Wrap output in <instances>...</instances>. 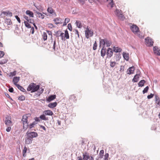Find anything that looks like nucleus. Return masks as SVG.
Here are the masks:
<instances>
[{"mask_svg": "<svg viewBox=\"0 0 160 160\" xmlns=\"http://www.w3.org/2000/svg\"><path fill=\"white\" fill-rule=\"evenodd\" d=\"M113 51L116 52H121L122 50L121 48L119 47H113Z\"/></svg>", "mask_w": 160, "mask_h": 160, "instance_id": "a211bd4d", "label": "nucleus"}, {"mask_svg": "<svg viewBox=\"0 0 160 160\" xmlns=\"http://www.w3.org/2000/svg\"><path fill=\"white\" fill-rule=\"evenodd\" d=\"M85 35L86 38H88L89 36L91 37L93 35V32L88 29L85 32Z\"/></svg>", "mask_w": 160, "mask_h": 160, "instance_id": "1a4fd4ad", "label": "nucleus"}, {"mask_svg": "<svg viewBox=\"0 0 160 160\" xmlns=\"http://www.w3.org/2000/svg\"><path fill=\"white\" fill-rule=\"evenodd\" d=\"M48 12L52 14V15L56 16V13L54 9H53L51 7H48L47 9Z\"/></svg>", "mask_w": 160, "mask_h": 160, "instance_id": "9d476101", "label": "nucleus"}, {"mask_svg": "<svg viewBox=\"0 0 160 160\" xmlns=\"http://www.w3.org/2000/svg\"><path fill=\"white\" fill-rule=\"evenodd\" d=\"M70 21V19L69 18H66L65 19L64 22L66 23H68Z\"/></svg>", "mask_w": 160, "mask_h": 160, "instance_id": "e2e57ef3", "label": "nucleus"}, {"mask_svg": "<svg viewBox=\"0 0 160 160\" xmlns=\"http://www.w3.org/2000/svg\"><path fill=\"white\" fill-rule=\"evenodd\" d=\"M8 61V60L6 59L0 60V64H2L5 63L7 62Z\"/></svg>", "mask_w": 160, "mask_h": 160, "instance_id": "37998d69", "label": "nucleus"}, {"mask_svg": "<svg viewBox=\"0 0 160 160\" xmlns=\"http://www.w3.org/2000/svg\"><path fill=\"white\" fill-rule=\"evenodd\" d=\"M145 82H146L144 80H142L138 83V87H142L144 86V85Z\"/></svg>", "mask_w": 160, "mask_h": 160, "instance_id": "5701e85b", "label": "nucleus"}, {"mask_svg": "<svg viewBox=\"0 0 160 160\" xmlns=\"http://www.w3.org/2000/svg\"><path fill=\"white\" fill-rule=\"evenodd\" d=\"M153 95H154L153 94L151 93L150 95L148 96L147 98L148 99L151 98L153 97Z\"/></svg>", "mask_w": 160, "mask_h": 160, "instance_id": "de8ad7c7", "label": "nucleus"}, {"mask_svg": "<svg viewBox=\"0 0 160 160\" xmlns=\"http://www.w3.org/2000/svg\"><path fill=\"white\" fill-rule=\"evenodd\" d=\"M37 124V122L35 121H34L32 123H30L28 126L30 128H31L34 127V125Z\"/></svg>", "mask_w": 160, "mask_h": 160, "instance_id": "72a5a7b5", "label": "nucleus"}, {"mask_svg": "<svg viewBox=\"0 0 160 160\" xmlns=\"http://www.w3.org/2000/svg\"><path fill=\"white\" fill-rule=\"evenodd\" d=\"M156 51V52L154 53L160 56V50H157Z\"/></svg>", "mask_w": 160, "mask_h": 160, "instance_id": "864d4df0", "label": "nucleus"}, {"mask_svg": "<svg viewBox=\"0 0 160 160\" xmlns=\"http://www.w3.org/2000/svg\"><path fill=\"white\" fill-rule=\"evenodd\" d=\"M5 23L8 25H10L12 24L11 20L8 18H6L5 19Z\"/></svg>", "mask_w": 160, "mask_h": 160, "instance_id": "7c9ffc66", "label": "nucleus"}, {"mask_svg": "<svg viewBox=\"0 0 160 160\" xmlns=\"http://www.w3.org/2000/svg\"><path fill=\"white\" fill-rule=\"evenodd\" d=\"M23 18L25 19H26L27 21H28V20L29 19H28V16H27L26 15H23Z\"/></svg>", "mask_w": 160, "mask_h": 160, "instance_id": "338daca9", "label": "nucleus"}, {"mask_svg": "<svg viewBox=\"0 0 160 160\" xmlns=\"http://www.w3.org/2000/svg\"><path fill=\"white\" fill-rule=\"evenodd\" d=\"M69 99L70 100L73 102H75L77 101L76 97L74 95L70 96Z\"/></svg>", "mask_w": 160, "mask_h": 160, "instance_id": "bb28decb", "label": "nucleus"}, {"mask_svg": "<svg viewBox=\"0 0 160 160\" xmlns=\"http://www.w3.org/2000/svg\"><path fill=\"white\" fill-rule=\"evenodd\" d=\"M82 156L83 157V160H88V159L89 158V156L88 154H87L86 152L83 153Z\"/></svg>", "mask_w": 160, "mask_h": 160, "instance_id": "f3484780", "label": "nucleus"}, {"mask_svg": "<svg viewBox=\"0 0 160 160\" xmlns=\"http://www.w3.org/2000/svg\"><path fill=\"white\" fill-rule=\"evenodd\" d=\"M75 34H77V35H78V38H79V32H78V30H75Z\"/></svg>", "mask_w": 160, "mask_h": 160, "instance_id": "13d9d810", "label": "nucleus"}, {"mask_svg": "<svg viewBox=\"0 0 160 160\" xmlns=\"http://www.w3.org/2000/svg\"><path fill=\"white\" fill-rule=\"evenodd\" d=\"M61 31H57L56 32H55V35L56 36V37H59L60 36V34H61Z\"/></svg>", "mask_w": 160, "mask_h": 160, "instance_id": "ea45409f", "label": "nucleus"}, {"mask_svg": "<svg viewBox=\"0 0 160 160\" xmlns=\"http://www.w3.org/2000/svg\"><path fill=\"white\" fill-rule=\"evenodd\" d=\"M43 39L44 41L46 40L47 39V35L46 32H43L42 35Z\"/></svg>", "mask_w": 160, "mask_h": 160, "instance_id": "58836bf2", "label": "nucleus"}, {"mask_svg": "<svg viewBox=\"0 0 160 160\" xmlns=\"http://www.w3.org/2000/svg\"><path fill=\"white\" fill-rule=\"evenodd\" d=\"M145 42L148 46H152L153 43V41L152 39L148 37L145 39Z\"/></svg>", "mask_w": 160, "mask_h": 160, "instance_id": "0eeeda50", "label": "nucleus"}, {"mask_svg": "<svg viewBox=\"0 0 160 160\" xmlns=\"http://www.w3.org/2000/svg\"><path fill=\"white\" fill-rule=\"evenodd\" d=\"M124 66H121L120 67V72H123L124 71Z\"/></svg>", "mask_w": 160, "mask_h": 160, "instance_id": "c03bdc74", "label": "nucleus"}, {"mask_svg": "<svg viewBox=\"0 0 160 160\" xmlns=\"http://www.w3.org/2000/svg\"><path fill=\"white\" fill-rule=\"evenodd\" d=\"M80 2L82 3V4H83L85 2V1L86 0H78Z\"/></svg>", "mask_w": 160, "mask_h": 160, "instance_id": "69168bd1", "label": "nucleus"}, {"mask_svg": "<svg viewBox=\"0 0 160 160\" xmlns=\"http://www.w3.org/2000/svg\"><path fill=\"white\" fill-rule=\"evenodd\" d=\"M106 39H101L100 40V46L102 45V47H104L106 44Z\"/></svg>", "mask_w": 160, "mask_h": 160, "instance_id": "412c9836", "label": "nucleus"}, {"mask_svg": "<svg viewBox=\"0 0 160 160\" xmlns=\"http://www.w3.org/2000/svg\"><path fill=\"white\" fill-rule=\"evenodd\" d=\"M11 130V126H8L7 128H6V130L7 132H9Z\"/></svg>", "mask_w": 160, "mask_h": 160, "instance_id": "3c124183", "label": "nucleus"}, {"mask_svg": "<svg viewBox=\"0 0 160 160\" xmlns=\"http://www.w3.org/2000/svg\"><path fill=\"white\" fill-rule=\"evenodd\" d=\"M56 95L54 94L51 95L49 96L48 98L46 99V100L47 101L50 102L55 99L56 98Z\"/></svg>", "mask_w": 160, "mask_h": 160, "instance_id": "4468645a", "label": "nucleus"}, {"mask_svg": "<svg viewBox=\"0 0 160 160\" xmlns=\"http://www.w3.org/2000/svg\"><path fill=\"white\" fill-rule=\"evenodd\" d=\"M39 88V85H37L36 84L33 83L30 84L28 86L27 90L28 91H31V92H33L37 91Z\"/></svg>", "mask_w": 160, "mask_h": 160, "instance_id": "f03ea898", "label": "nucleus"}, {"mask_svg": "<svg viewBox=\"0 0 160 160\" xmlns=\"http://www.w3.org/2000/svg\"><path fill=\"white\" fill-rule=\"evenodd\" d=\"M2 13H3L6 16L8 15L10 17H11L12 16V13L11 12H9V11L3 12H2Z\"/></svg>", "mask_w": 160, "mask_h": 160, "instance_id": "2f4dec72", "label": "nucleus"}, {"mask_svg": "<svg viewBox=\"0 0 160 160\" xmlns=\"http://www.w3.org/2000/svg\"><path fill=\"white\" fill-rule=\"evenodd\" d=\"M106 48H105V47H102L101 51V56L103 57L106 54Z\"/></svg>", "mask_w": 160, "mask_h": 160, "instance_id": "2eb2a0df", "label": "nucleus"}, {"mask_svg": "<svg viewBox=\"0 0 160 160\" xmlns=\"http://www.w3.org/2000/svg\"><path fill=\"white\" fill-rule=\"evenodd\" d=\"M123 58L127 61H128L129 59V54L128 53L123 52Z\"/></svg>", "mask_w": 160, "mask_h": 160, "instance_id": "aec40b11", "label": "nucleus"}, {"mask_svg": "<svg viewBox=\"0 0 160 160\" xmlns=\"http://www.w3.org/2000/svg\"><path fill=\"white\" fill-rule=\"evenodd\" d=\"M130 29L134 33H137L139 31V28L135 25H133L130 27Z\"/></svg>", "mask_w": 160, "mask_h": 160, "instance_id": "423d86ee", "label": "nucleus"}, {"mask_svg": "<svg viewBox=\"0 0 160 160\" xmlns=\"http://www.w3.org/2000/svg\"><path fill=\"white\" fill-rule=\"evenodd\" d=\"M113 51L110 48H108L107 50V58H109L111 57L113 54Z\"/></svg>", "mask_w": 160, "mask_h": 160, "instance_id": "39448f33", "label": "nucleus"}, {"mask_svg": "<svg viewBox=\"0 0 160 160\" xmlns=\"http://www.w3.org/2000/svg\"><path fill=\"white\" fill-rule=\"evenodd\" d=\"M107 47L110 46L112 44V42L106 39V44Z\"/></svg>", "mask_w": 160, "mask_h": 160, "instance_id": "473e14b6", "label": "nucleus"}, {"mask_svg": "<svg viewBox=\"0 0 160 160\" xmlns=\"http://www.w3.org/2000/svg\"><path fill=\"white\" fill-rule=\"evenodd\" d=\"M64 38H66V39H68L69 38V34L67 30H66L65 31Z\"/></svg>", "mask_w": 160, "mask_h": 160, "instance_id": "f704fd0d", "label": "nucleus"}, {"mask_svg": "<svg viewBox=\"0 0 160 160\" xmlns=\"http://www.w3.org/2000/svg\"><path fill=\"white\" fill-rule=\"evenodd\" d=\"M16 71H14V72H11L10 73V75L12 76H15L16 74Z\"/></svg>", "mask_w": 160, "mask_h": 160, "instance_id": "5fc2aeb1", "label": "nucleus"}, {"mask_svg": "<svg viewBox=\"0 0 160 160\" xmlns=\"http://www.w3.org/2000/svg\"><path fill=\"white\" fill-rule=\"evenodd\" d=\"M43 114L45 115L52 116L53 115V113L52 111L50 110H45L43 112Z\"/></svg>", "mask_w": 160, "mask_h": 160, "instance_id": "ddd939ff", "label": "nucleus"}, {"mask_svg": "<svg viewBox=\"0 0 160 160\" xmlns=\"http://www.w3.org/2000/svg\"><path fill=\"white\" fill-rule=\"evenodd\" d=\"M60 36L61 37L62 39V40H63L64 36V34L63 32H61V34L60 35Z\"/></svg>", "mask_w": 160, "mask_h": 160, "instance_id": "603ef678", "label": "nucleus"}, {"mask_svg": "<svg viewBox=\"0 0 160 160\" xmlns=\"http://www.w3.org/2000/svg\"><path fill=\"white\" fill-rule=\"evenodd\" d=\"M57 104L56 102H52L48 104V106L50 108H53L56 106Z\"/></svg>", "mask_w": 160, "mask_h": 160, "instance_id": "dca6fc26", "label": "nucleus"}, {"mask_svg": "<svg viewBox=\"0 0 160 160\" xmlns=\"http://www.w3.org/2000/svg\"><path fill=\"white\" fill-rule=\"evenodd\" d=\"M28 117L27 115H25L23 116L22 119V121L23 124V128L25 130H26L28 127Z\"/></svg>", "mask_w": 160, "mask_h": 160, "instance_id": "7ed1b4c3", "label": "nucleus"}, {"mask_svg": "<svg viewBox=\"0 0 160 160\" xmlns=\"http://www.w3.org/2000/svg\"><path fill=\"white\" fill-rule=\"evenodd\" d=\"M8 91H9V92H13V89L12 88H10L9 89H8Z\"/></svg>", "mask_w": 160, "mask_h": 160, "instance_id": "bf43d9fd", "label": "nucleus"}, {"mask_svg": "<svg viewBox=\"0 0 160 160\" xmlns=\"http://www.w3.org/2000/svg\"><path fill=\"white\" fill-rule=\"evenodd\" d=\"M28 22H29L33 24L34 23V20L33 19H29Z\"/></svg>", "mask_w": 160, "mask_h": 160, "instance_id": "6e6d98bb", "label": "nucleus"}, {"mask_svg": "<svg viewBox=\"0 0 160 160\" xmlns=\"http://www.w3.org/2000/svg\"><path fill=\"white\" fill-rule=\"evenodd\" d=\"M97 43H96V41H95L93 44V50H96L97 49Z\"/></svg>", "mask_w": 160, "mask_h": 160, "instance_id": "a18cd8bd", "label": "nucleus"}, {"mask_svg": "<svg viewBox=\"0 0 160 160\" xmlns=\"http://www.w3.org/2000/svg\"><path fill=\"white\" fill-rule=\"evenodd\" d=\"M68 28L70 31L72 30V27L71 24L70 23H69L68 26Z\"/></svg>", "mask_w": 160, "mask_h": 160, "instance_id": "49530a36", "label": "nucleus"}, {"mask_svg": "<svg viewBox=\"0 0 160 160\" xmlns=\"http://www.w3.org/2000/svg\"><path fill=\"white\" fill-rule=\"evenodd\" d=\"M25 99V97L23 95H22L18 98V99L19 100L21 101H23Z\"/></svg>", "mask_w": 160, "mask_h": 160, "instance_id": "a19ab883", "label": "nucleus"}, {"mask_svg": "<svg viewBox=\"0 0 160 160\" xmlns=\"http://www.w3.org/2000/svg\"><path fill=\"white\" fill-rule=\"evenodd\" d=\"M36 13L37 14V17H38L39 18H40L42 19L44 18V15L42 13L38 11H36Z\"/></svg>", "mask_w": 160, "mask_h": 160, "instance_id": "b1692460", "label": "nucleus"}, {"mask_svg": "<svg viewBox=\"0 0 160 160\" xmlns=\"http://www.w3.org/2000/svg\"><path fill=\"white\" fill-rule=\"evenodd\" d=\"M104 151L103 150H101L100 151L99 153V158H102L103 156Z\"/></svg>", "mask_w": 160, "mask_h": 160, "instance_id": "c9c22d12", "label": "nucleus"}, {"mask_svg": "<svg viewBox=\"0 0 160 160\" xmlns=\"http://www.w3.org/2000/svg\"><path fill=\"white\" fill-rule=\"evenodd\" d=\"M27 151V148L25 146L23 151V153H26Z\"/></svg>", "mask_w": 160, "mask_h": 160, "instance_id": "4d7b16f0", "label": "nucleus"}, {"mask_svg": "<svg viewBox=\"0 0 160 160\" xmlns=\"http://www.w3.org/2000/svg\"><path fill=\"white\" fill-rule=\"evenodd\" d=\"M149 87L148 86H147L145 88H144L142 91L143 93L144 94L148 92V90Z\"/></svg>", "mask_w": 160, "mask_h": 160, "instance_id": "79ce46f5", "label": "nucleus"}, {"mask_svg": "<svg viewBox=\"0 0 160 160\" xmlns=\"http://www.w3.org/2000/svg\"><path fill=\"white\" fill-rule=\"evenodd\" d=\"M20 78L19 77H14L13 78L12 82L14 85H15L16 86H17V85H19L17 84V83L19 81Z\"/></svg>", "mask_w": 160, "mask_h": 160, "instance_id": "9b49d317", "label": "nucleus"}, {"mask_svg": "<svg viewBox=\"0 0 160 160\" xmlns=\"http://www.w3.org/2000/svg\"><path fill=\"white\" fill-rule=\"evenodd\" d=\"M76 25L79 28H81L82 27V23L80 21L77 20L76 23Z\"/></svg>", "mask_w": 160, "mask_h": 160, "instance_id": "393cba45", "label": "nucleus"}, {"mask_svg": "<svg viewBox=\"0 0 160 160\" xmlns=\"http://www.w3.org/2000/svg\"><path fill=\"white\" fill-rule=\"evenodd\" d=\"M109 0H102L103 2H106L107 1H108ZM109 1H110V2H109L108 5H110L111 7V8H112L113 7V2L112 0H109Z\"/></svg>", "mask_w": 160, "mask_h": 160, "instance_id": "c85d7f7f", "label": "nucleus"}, {"mask_svg": "<svg viewBox=\"0 0 160 160\" xmlns=\"http://www.w3.org/2000/svg\"><path fill=\"white\" fill-rule=\"evenodd\" d=\"M27 15H28L29 17H34L33 13V12L30 10H27L26 12Z\"/></svg>", "mask_w": 160, "mask_h": 160, "instance_id": "4be33fe9", "label": "nucleus"}, {"mask_svg": "<svg viewBox=\"0 0 160 160\" xmlns=\"http://www.w3.org/2000/svg\"><path fill=\"white\" fill-rule=\"evenodd\" d=\"M11 118L10 116L7 115L5 116V123L7 126H11L12 125V122L11 121Z\"/></svg>", "mask_w": 160, "mask_h": 160, "instance_id": "20e7f679", "label": "nucleus"}, {"mask_svg": "<svg viewBox=\"0 0 160 160\" xmlns=\"http://www.w3.org/2000/svg\"><path fill=\"white\" fill-rule=\"evenodd\" d=\"M77 160H82V157L81 156L78 157L77 158Z\"/></svg>", "mask_w": 160, "mask_h": 160, "instance_id": "774afa93", "label": "nucleus"}, {"mask_svg": "<svg viewBox=\"0 0 160 160\" xmlns=\"http://www.w3.org/2000/svg\"><path fill=\"white\" fill-rule=\"evenodd\" d=\"M156 103L160 106V100L158 99V100H156Z\"/></svg>", "mask_w": 160, "mask_h": 160, "instance_id": "680f3d73", "label": "nucleus"}, {"mask_svg": "<svg viewBox=\"0 0 160 160\" xmlns=\"http://www.w3.org/2000/svg\"><path fill=\"white\" fill-rule=\"evenodd\" d=\"M55 45H56V41L55 40L54 41L53 44V48L55 50Z\"/></svg>", "mask_w": 160, "mask_h": 160, "instance_id": "052dcab7", "label": "nucleus"}, {"mask_svg": "<svg viewBox=\"0 0 160 160\" xmlns=\"http://www.w3.org/2000/svg\"><path fill=\"white\" fill-rule=\"evenodd\" d=\"M17 86L16 87L17 88L19 89L20 90L22 91V92H26V91L25 89H24L23 87H22L20 85H17Z\"/></svg>", "mask_w": 160, "mask_h": 160, "instance_id": "c756f323", "label": "nucleus"}, {"mask_svg": "<svg viewBox=\"0 0 160 160\" xmlns=\"http://www.w3.org/2000/svg\"><path fill=\"white\" fill-rule=\"evenodd\" d=\"M117 16L118 17L119 19L123 20L124 19V16L121 13V11L117 9L116 10Z\"/></svg>", "mask_w": 160, "mask_h": 160, "instance_id": "6e6552de", "label": "nucleus"}, {"mask_svg": "<svg viewBox=\"0 0 160 160\" xmlns=\"http://www.w3.org/2000/svg\"><path fill=\"white\" fill-rule=\"evenodd\" d=\"M139 74H136L134 77L132 79V81L133 82H137L139 78Z\"/></svg>", "mask_w": 160, "mask_h": 160, "instance_id": "6ab92c4d", "label": "nucleus"}, {"mask_svg": "<svg viewBox=\"0 0 160 160\" xmlns=\"http://www.w3.org/2000/svg\"><path fill=\"white\" fill-rule=\"evenodd\" d=\"M116 63L115 62L110 61V65L111 67L113 68L116 64Z\"/></svg>", "mask_w": 160, "mask_h": 160, "instance_id": "e433bc0d", "label": "nucleus"}, {"mask_svg": "<svg viewBox=\"0 0 160 160\" xmlns=\"http://www.w3.org/2000/svg\"><path fill=\"white\" fill-rule=\"evenodd\" d=\"M157 49H158V48H157V47L156 46H155L153 48V51H154V52H156V51L158 50Z\"/></svg>", "mask_w": 160, "mask_h": 160, "instance_id": "0e129e2a", "label": "nucleus"}, {"mask_svg": "<svg viewBox=\"0 0 160 160\" xmlns=\"http://www.w3.org/2000/svg\"><path fill=\"white\" fill-rule=\"evenodd\" d=\"M4 55V52L2 51H0V58H2Z\"/></svg>", "mask_w": 160, "mask_h": 160, "instance_id": "8fccbe9b", "label": "nucleus"}, {"mask_svg": "<svg viewBox=\"0 0 160 160\" xmlns=\"http://www.w3.org/2000/svg\"><path fill=\"white\" fill-rule=\"evenodd\" d=\"M39 118L42 120H48V117H45V115L44 114L41 115L40 116Z\"/></svg>", "mask_w": 160, "mask_h": 160, "instance_id": "cd10ccee", "label": "nucleus"}, {"mask_svg": "<svg viewBox=\"0 0 160 160\" xmlns=\"http://www.w3.org/2000/svg\"><path fill=\"white\" fill-rule=\"evenodd\" d=\"M24 23L25 24V26L27 28H31V26L30 24H29L28 22L27 21H25L24 22Z\"/></svg>", "mask_w": 160, "mask_h": 160, "instance_id": "4c0bfd02", "label": "nucleus"}, {"mask_svg": "<svg viewBox=\"0 0 160 160\" xmlns=\"http://www.w3.org/2000/svg\"><path fill=\"white\" fill-rule=\"evenodd\" d=\"M27 137L25 138V142L26 144H29L32 142L33 138H36L38 136V134L37 132H28L26 133Z\"/></svg>", "mask_w": 160, "mask_h": 160, "instance_id": "f257e3e1", "label": "nucleus"}, {"mask_svg": "<svg viewBox=\"0 0 160 160\" xmlns=\"http://www.w3.org/2000/svg\"><path fill=\"white\" fill-rule=\"evenodd\" d=\"M15 18L17 19L18 22L19 23H20L21 20L20 18L18 17L17 15H16L15 16Z\"/></svg>", "mask_w": 160, "mask_h": 160, "instance_id": "09e8293b", "label": "nucleus"}, {"mask_svg": "<svg viewBox=\"0 0 160 160\" xmlns=\"http://www.w3.org/2000/svg\"><path fill=\"white\" fill-rule=\"evenodd\" d=\"M61 19L58 18H56L53 20L56 24H58L61 23Z\"/></svg>", "mask_w": 160, "mask_h": 160, "instance_id": "a878e982", "label": "nucleus"}, {"mask_svg": "<svg viewBox=\"0 0 160 160\" xmlns=\"http://www.w3.org/2000/svg\"><path fill=\"white\" fill-rule=\"evenodd\" d=\"M135 68L134 66H132L129 68L127 70V74H131L133 73Z\"/></svg>", "mask_w": 160, "mask_h": 160, "instance_id": "f8f14e48", "label": "nucleus"}]
</instances>
